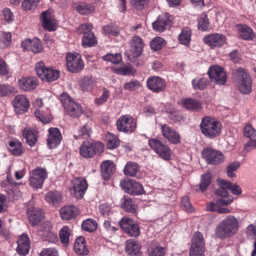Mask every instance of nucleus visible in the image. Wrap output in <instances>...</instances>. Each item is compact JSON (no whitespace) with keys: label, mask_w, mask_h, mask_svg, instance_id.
<instances>
[{"label":"nucleus","mask_w":256,"mask_h":256,"mask_svg":"<svg viewBox=\"0 0 256 256\" xmlns=\"http://www.w3.org/2000/svg\"><path fill=\"white\" fill-rule=\"evenodd\" d=\"M238 228V220L234 216L229 215L218 223L215 229V234L220 238L224 239L236 234Z\"/></svg>","instance_id":"nucleus-1"},{"label":"nucleus","mask_w":256,"mask_h":256,"mask_svg":"<svg viewBox=\"0 0 256 256\" xmlns=\"http://www.w3.org/2000/svg\"><path fill=\"white\" fill-rule=\"evenodd\" d=\"M200 126L202 133L209 138L212 139L218 137L221 133V122L212 116L203 117Z\"/></svg>","instance_id":"nucleus-2"},{"label":"nucleus","mask_w":256,"mask_h":256,"mask_svg":"<svg viewBox=\"0 0 256 256\" xmlns=\"http://www.w3.org/2000/svg\"><path fill=\"white\" fill-rule=\"evenodd\" d=\"M60 100L66 111L70 117L76 118L80 116L83 113L81 106L75 102L68 94L63 93L60 96Z\"/></svg>","instance_id":"nucleus-3"},{"label":"nucleus","mask_w":256,"mask_h":256,"mask_svg":"<svg viewBox=\"0 0 256 256\" xmlns=\"http://www.w3.org/2000/svg\"><path fill=\"white\" fill-rule=\"evenodd\" d=\"M104 150V146L100 142L94 141H84L80 148V154L86 158H92L97 154H100Z\"/></svg>","instance_id":"nucleus-4"},{"label":"nucleus","mask_w":256,"mask_h":256,"mask_svg":"<svg viewBox=\"0 0 256 256\" xmlns=\"http://www.w3.org/2000/svg\"><path fill=\"white\" fill-rule=\"evenodd\" d=\"M237 86L242 94H248L252 91V80L249 74L244 68H238L235 72Z\"/></svg>","instance_id":"nucleus-5"},{"label":"nucleus","mask_w":256,"mask_h":256,"mask_svg":"<svg viewBox=\"0 0 256 256\" xmlns=\"http://www.w3.org/2000/svg\"><path fill=\"white\" fill-rule=\"evenodd\" d=\"M202 158L211 165H218L224 160V156L220 152L210 148H204L202 152Z\"/></svg>","instance_id":"nucleus-6"},{"label":"nucleus","mask_w":256,"mask_h":256,"mask_svg":"<svg viewBox=\"0 0 256 256\" xmlns=\"http://www.w3.org/2000/svg\"><path fill=\"white\" fill-rule=\"evenodd\" d=\"M116 126L120 132L130 134L136 128V122L133 116L126 114L120 116L116 120Z\"/></svg>","instance_id":"nucleus-7"},{"label":"nucleus","mask_w":256,"mask_h":256,"mask_svg":"<svg viewBox=\"0 0 256 256\" xmlns=\"http://www.w3.org/2000/svg\"><path fill=\"white\" fill-rule=\"evenodd\" d=\"M40 20L43 28L46 30L52 32L57 28L58 22L52 10L49 8L43 11L40 16Z\"/></svg>","instance_id":"nucleus-8"},{"label":"nucleus","mask_w":256,"mask_h":256,"mask_svg":"<svg viewBox=\"0 0 256 256\" xmlns=\"http://www.w3.org/2000/svg\"><path fill=\"white\" fill-rule=\"evenodd\" d=\"M148 144L161 158L166 160L170 159L171 150L168 145L156 138H150Z\"/></svg>","instance_id":"nucleus-9"},{"label":"nucleus","mask_w":256,"mask_h":256,"mask_svg":"<svg viewBox=\"0 0 256 256\" xmlns=\"http://www.w3.org/2000/svg\"><path fill=\"white\" fill-rule=\"evenodd\" d=\"M204 242L202 234L196 232L194 234L190 250V256H204Z\"/></svg>","instance_id":"nucleus-10"},{"label":"nucleus","mask_w":256,"mask_h":256,"mask_svg":"<svg viewBox=\"0 0 256 256\" xmlns=\"http://www.w3.org/2000/svg\"><path fill=\"white\" fill-rule=\"evenodd\" d=\"M47 178L46 170L37 167L32 170L29 178L30 186L36 189L42 188L44 182Z\"/></svg>","instance_id":"nucleus-11"},{"label":"nucleus","mask_w":256,"mask_h":256,"mask_svg":"<svg viewBox=\"0 0 256 256\" xmlns=\"http://www.w3.org/2000/svg\"><path fill=\"white\" fill-rule=\"evenodd\" d=\"M120 228L132 237H138L140 234L138 224L132 218L124 217L118 222Z\"/></svg>","instance_id":"nucleus-12"},{"label":"nucleus","mask_w":256,"mask_h":256,"mask_svg":"<svg viewBox=\"0 0 256 256\" xmlns=\"http://www.w3.org/2000/svg\"><path fill=\"white\" fill-rule=\"evenodd\" d=\"M72 187L70 192L74 196L77 198L83 197L87 188L88 183L85 178H74L71 181Z\"/></svg>","instance_id":"nucleus-13"},{"label":"nucleus","mask_w":256,"mask_h":256,"mask_svg":"<svg viewBox=\"0 0 256 256\" xmlns=\"http://www.w3.org/2000/svg\"><path fill=\"white\" fill-rule=\"evenodd\" d=\"M120 186L126 192L131 195H141L144 192L142 186L132 179L122 180Z\"/></svg>","instance_id":"nucleus-14"},{"label":"nucleus","mask_w":256,"mask_h":256,"mask_svg":"<svg viewBox=\"0 0 256 256\" xmlns=\"http://www.w3.org/2000/svg\"><path fill=\"white\" fill-rule=\"evenodd\" d=\"M209 77L212 81L217 84H224L226 81V74L224 68L214 65L211 66L208 70Z\"/></svg>","instance_id":"nucleus-15"},{"label":"nucleus","mask_w":256,"mask_h":256,"mask_svg":"<svg viewBox=\"0 0 256 256\" xmlns=\"http://www.w3.org/2000/svg\"><path fill=\"white\" fill-rule=\"evenodd\" d=\"M67 68L70 72H78L84 68L83 62L80 54L68 53L66 57Z\"/></svg>","instance_id":"nucleus-16"},{"label":"nucleus","mask_w":256,"mask_h":256,"mask_svg":"<svg viewBox=\"0 0 256 256\" xmlns=\"http://www.w3.org/2000/svg\"><path fill=\"white\" fill-rule=\"evenodd\" d=\"M203 42L211 48H214L223 46L226 43V38L222 34L215 33L205 36Z\"/></svg>","instance_id":"nucleus-17"},{"label":"nucleus","mask_w":256,"mask_h":256,"mask_svg":"<svg viewBox=\"0 0 256 256\" xmlns=\"http://www.w3.org/2000/svg\"><path fill=\"white\" fill-rule=\"evenodd\" d=\"M148 88L155 93H159L164 90L166 88L165 80L157 76H151L146 80Z\"/></svg>","instance_id":"nucleus-18"},{"label":"nucleus","mask_w":256,"mask_h":256,"mask_svg":"<svg viewBox=\"0 0 256 256\" xmlns=\"http://www.w3.org/2000/svg\"><path fill=\"white\" fill-rule=\"evenodd\" d=\"M14 111L17 114H22L28 111L30 104L28 100L24 94L16 96L12 101Z\"/></svg>","instance_id":"nucleus-19"},{"label":"nucleus","mask_w":256,"mask_h":256,"mask_svg":"<svg viewBox=\"0 0 256 256\" xmlns=\"http://www.w3.org/2000/svg\"><path fill=\"white\" fill-rule=\"evenodd\" d=\"M162 136L170 142L178 144L180 142V136L178 132L166 124H160Z\"/></svg>","instance_id":"nucleus-20"},{"label":"nucleus","mask_w":256,"mask_h":256,"mask_svg":"<svg viewBox=\"0 0 256 256\" xmlns=\"http://www.w3.org/2000/svg\"><path fill=\"white\" fill-rule=\"evenodd\" d=\"M172 17L168 13L160 16L157 20L152 23V27L155 31L162 32L167 28L170 26Z\"/></svg>","instance_id":"nucleus-21"},{"label":"nucleus","mask_w":256,"mask_h":256,"mask_svg":"<svg viewBox=\"0 0 256 256\" xmlns=\"http://www.w3.org/2000/svg\"><path fill=\"white\" fill-rule=\"evenodd\" d=\"M21 46L24 50L31 51L35 54L40 52L43 50L41 42L37 38L32 40L26 39L22 42Z\"/></svg>","instance_id":"nucleus-22"},{"label":"nucleus","mask_w":256,"mask_h":256,"mask_svg":"<svg viewBox=\"0 0 256 256\" xmlns=\"http://www.w3.org/2000/svg\"><path fill=\"white\" fill-rule=\"evenodd\" d=\"M130 56L133 58H138L140 56L144 46L142 38L138 36H133L130 40Z\"/></svg>","instance_id":"nucleus-23"},{"label":"nucleus","mask_w":256,"mask_h":256,"mask_svg":"<svg viewBox=\"0 0 256 256\" xmlns=\"http://www.w3.org/2000/svg\"><path fill=\"white\" fill-rule=\"evenodd\" d=\"M48 146L50 148H55L61 142L62 136L58 128H52L48 129Z\"/></svg>","instance_id":"nucleus-24"},{"label":"nucleus","mask_w":256,"mask_h":256,"mask_svg":"<svg viewBox=\"0 0 256 256\" xmlns=\"http://www.w3.org/2000/svg\"><path fill=\"white\" fill-rule=\"evenodd\" d=\"M16 251L18 254L25 256L28 253L30 248V241L26 234H22L17 241Z\"/></svg>","instance_id":"nucleus-25"},{"label":"nucleus","mask_w":256,"mask_h":256,"mask_svg":"<svg viewBox=\"0 0 256 256\" xmlns=\"http://www.w3.org/2000/svg\"><path fill=\"white\" fill-rule=\"evenodd\" d=\"M78 214V208L72 205L64 206L60 210V215L63 220L75 218Z\"/></svg>","instance_id":"nucleus-26"},{"label":"nucleus","mask_w":256,"mask_h":256,"mask_svg":"<svg viewBox=\"0 0 256 256\" xmlns=\"http://www.w3.org/2000/svg\"><path fill=\"white\" fill-rule=\"evenodd\" d=\"M20 88L24 91H30L36 88L38 84L36 78H22L18 80Z\"/></svg>","instance_id":"nucleus-27"},{"label":"nucleus","mask_w":256,"mask_h":256,"mask_svg":"<svg viewBox=\"0 0 256 256\" xmlns=\"http://www.w3.org/2000/svg\"><path fill=\"white\" fill-rule=\"evenodd\" d=\"M116 170V166L110 160H106L101 164V172L105 180H108Z\"/></svg>","instance_id":"nucleus-28"},{"label":"nucleus","mask_w":256,"mask_h":256,"mask_svg":"<svg viewBox=\"0 0 256 256\" xmlns=\"http://www.w3.org/2000/svg\"><path fill=\"white\" fill-rule=\"evenodd\" d=\"M121 208L127 212L133 214H136L138 210L135 202L126 196H124L121 200Z\"/></svg>","instance_id":"nucleus-29"},{"label":"nucleus","mask_w":256,"mask_h":256,"mask_svg":"<svg viewBox=\"0 0 256 256\" xmlns=\"http://www.w3.org/2000/svg\"><path fill=\"white\" fill-rule=\"evenodd\" d=\"M28 212L29 221L33 226H36L44 218L42 210L38 208H33Z\"/></svg>","instance_id":"nucleus-30"},{"label":"nucleus","mask_w":256,"mask_h":256,"mask_svg":"<svg viewBox=\"0 0 256 256\" xmlns=\"http://www.w3.org/2000/svg\"><path fill=\"white\" fill-rule=\"evenodd\" d=\"M147 252L149 256H164L166 250L165 248L161 246L156 242L152 241L149 244Z\"/></svg>","instance_id":"nucleus-31"},{"label":"nucleus","mask_w":256,"mask_h":256,"mask_svg":"<svg viewBox=\"0 0 256 256\" xmlns=\"http://www.w3.org/2000/svg\"><path fill=\"white\" fill-rule=\"evenodd\" d=\"M140 245L134 240H128L126 242V251L130 256H140Z\"/></svg>","instance_id":"nucleus-32"},{"label":"nucleus","mask_w":256,"mask_h":256,"mask_svg":"<svg viewBox=\"0 0 256 256\" xmlns=\"http://www.w3.org/2000/svg\"><path fill=\"white\" fill-rule=\"evenodd\" d=\"M92 132L90 125L86 123L80 127L74 136L76 140H88L90 138Z\"/></svg>","instance_id":"nucleus-33"},{"label":"nucleus","mask_w":256,"mask_h":256,"mask_svg":"<svg viewBox=\"0 0 256 256\" xmlns=\"http://www.w3.org/2000/svg\"><path fill=\"white\" fill-rule=\"evenodd\" d=\"M240 36L244 40H252L254 36L252 30L245 24H237L236 26Z\"/></svg>","instance_id":"nucleus-34"},{"label":"nucleus","mask_w":256,"mask_h":256,"mask_svg":"<svg viewBox=\"0 0 256 256\" xmlns=\"http://www.w3.org/2000/svg\"><path fill=\"white\" fill-rule=\"evenodd\" d=\"M73 8L79 14L83 15H88L94 10V6L91 4L79 3L74 4Z\"/></svg>","instance_id":"nucleus-35"},{"label":"nucleus","mask_w":256,"mask_h":256,"mask_svg":"<svg viewBox=\"0 0 256 256\" xmlns=\"http://www.w3.org/2000/svg\"><path fill=\"white\" fill-rule=\"evenodd\" d=\"M23 136L27 144L31 147L34 146L38 140V134L35 130L26 128L23 130Z\"/></svg>","instance_id":"nucleus-36"},{"label":"nucleus","mask_w":256,"mask_h":256,"mask_svg":"<svg viewBox=\"0 0 256 256\" xmlns=\"http://www.w3.org/2000/svg\"><path fill=\"white\" fill-rule=\"evenodd\" d=\"M78 84L83 90L90 91L96 86V81L91 76H87L81 78Z\"/></svg>","instance_id":"nucleus-37"},{"label":"nucleus","mask_w":256,"mask_h":256,"mask_svg":"<svg viewBox=\"0 0 256 256\" xmlns=\"http://www.w3.org/2000/svg\"><path fill=\"white\" fill-rule=\"evenodd\" d=\"M182 104L184 108L190 110L198 112L202 108L198 101L190 98L182 100Z\"/></svg>","instance_id":"nucleus-38"},{"label":"nucleus","mask_w":256,"mask_h":256,"mask_svg":"<svg viewBox=\"0 0 256 256\" xmlns=\"http://www.w3.org/2000/svg\"><path fill=\"white\" fill-rule=\"evenodd\" d=\"M85 243L86 240L82 236L76 238L74 244V250L76 254L80 255H86L88 254Z\"/></svg>","instance_id":"nucleus-39"},{"label":"nucleus","mask_w":256,"mask_h":256,"mask_svg":"<svg viewBox=\"0 0 256 256\" xmlns=\"http://www.w3.org/2000/svg\"><path fill=\"white\" fill-rule=\"evenodd\" d=\"M21 142L18 140L12 141L9 144L8 150L12 154L20 156L23 152Z\"/></svg>","instance_id":"nucleus-40"},{"label":"nucleus","mask_w":256,"mask_h":256,"mask_svg":"<svg viewBox=\"0 0 256 256\" xmlns=\"http://www.w3.org/2000/svg\"><path fill=\"white\" fill-rule=\"evenodd\" d=\"M138 165L134 162H128L124 168V174L130 176H134L138 171Z\"/></svg>","instance_id":"nucleus-41"},{"label":"nucleus","mask_w":256,"mask_h":256,"mask_svg":"<svg viewBox=\"0 0 256 256\" xmlns=\"http://www.w3.org/2000/svg\"><path fill=\"white\" fill-rule=\"evenodd\" d=\"M50 67H46L42 61H40L36 64L35 70L38 76L42 80L47 74Z\"/></svg>","instance_id":"nucleus-42"},{"label":"nucleus","mask_w":256,"mask_h":256,"mask_svg":"<svg viewBox=\"0 0 256 256\" xmlns=\"http://www.w3.org/2000/svg\"><path fill=\"white\" fill-rule=\"evenodd\" d=\"M97 43L96 38L92 32H88L84 36L82 44L84 47L94 46Z\"/></svg>","instance_id":"nucleus-43"},{"label":"nucleus","mask_w":256,"mask_h":256,"mask_svg":"<svg viewBox=\"0 0 256 256\" xmlns=\"http://www.w3.org/2000/svg\"><path fill=\"white\" fill-rule=\"evenodd\" d=\"M98 224L92 218H88L84 220L82 224V228L86 232H92L97 228Z\"/></svg>","instance_id":"nucleus-44"},{"label":"nucleus","mask_w":256,"mask_h":256,"mask_svg":"<svg viewBox=\"0 0 256 256\" xmlns=\"http://www.w3.org/2000/svg\"><path fill=\"white\" fill-rule=\"evenodd\" d=\"M211 175L209 172H206L201 176L200 188L202 192H204L211 183Z\"/></svg>","instance_id":"nucleus-45"},{"label":"nucleus","mask_w":256,"mask_h":256,"mask_svg":"<svg viewBox=\"0 0 256 256\" xmlns=\"http://www.w3.org/2000/svg\"><path fill=\"white\" fill-rule=\"evenodd\" d=\"M104 32L112 36H117L120 34V28L114 24L110 23L102 27Z\"/></svg>","instance_id":"nucleus-46"},{"label":"nucleus","mask_w":256,"mask_h":256,"mask_svg":"<svg viewBox=\"0 0 256 256\" xmlns=\"http://www.w3.org/2000/svg\"><path fill=\"white\" fill-rule=\"evenodd\" d=\"M70 232V228L68 226H63L60 232V242L65 246H67L68 244Z\"/></svg>","instance_id":"nucleus-47"},{"label":"nucleus","mask_w":256,"mask_h":256,"mask_svg":"<svg viewBox=\"0 0 256 256\" xmlns=\"http://www.w3.org/2000/svg\"><path fill=\"white\" fill-rule=\"evenodd\" d=\"M61 196L58 191L49 192L46 195V200L49 203L55 204L60 200Z\"/></svg>","instance_id":"nucleus-48"},{"label":"nucleus","mask_w":256,"mask_h":256,"mask_svg":"<svg viewBox=\"0 0 256 256\" xmlns=\"http://www.w3.org/2000/svg\"><path fill=\"white\" fill-rule=\"evenodd\" d=\"M192 32L188 29H184L178 36V40L180 44L188 46L190 41Z\"/></svg>","instance_id":"nucleus-49"},{"label":"nucleus","mask_w":256,"mask_h":256,"mask_svg":"<svg viewBox=\"0 0 256 256\" xmlns=\"http://www.w3.org/2000/svg\"><path fill=\"white\" fill-rule=\"evenodd\" d=\"M240 166V163L238 161H234L228 164L226 167V173L228 178H232L236 177L235 172Z\"/></svg>","instance_id":"nucleus-50"},{"label":"nucleus","mask_w":256,"mask_h":256,"mask_svg":"<svg viewBox=\"0 0 256 256\" xmlns=\"http://www.w3.org/2000/svg\"><path fill=\"white\" fill-rule=\"evenodd\" d=\"M114 72L118 74L123 76L134 75L136 73V71L134 70L130 66H124L118 68H114Z\"/></svg>","instance_id":"nucleus-51"},{"label":"nucleus","mask_w":256,"mask_h":256,"mask_svg":"<svg viewBox=\"0 0 256 256\" xmlns=\"http://www.w3.org/2000/svg\"><path fill=\"white\" fill-rule=\"evenodd\" d=\"M198 28L203 31L206 30L208 28L209 22L207 15L203 13L198 19Z\"/></svg>","instance_id":"nucleus-52"},{"label":"nucleus","mask_w":256,"mask_h":256,"mask_svg":"<svg viewBox=\"0 0 256 256\" xmlns=\"http://www.w3.org/2000/svg\"><path fill=\"white\" fill-rule=\"evenodd\" d=\"M60 72L58 70L50 68L48 70H47V74L45 76L46 78H44L42 80L48 82H52L58 78L60 76Z\"/></svg>","instance_id":"nucleus-53"},{"label":"nucleus","mask_w":256,"mask_h":256,"mask_svg":"<svg viewBox=\"0 0 256 256\" xmlns=\"http://www.w3.org/2000/svg\"><path fill=\"white\" fill-rule=\"evenodd\" d=\"M107 139L106 146L108 149H114L120 145V140L114 134H109Z\"/></svg>","instance_id":"nucleus-54"},{"label":"nucleus","mask_w":256,"mask_h":256,"mask_svg":"<svg viewBox=\"0 0 256 256\" xmlns=\"http://www.w3.org/2000/svg\"><path fill=\"white\" fill-rule=\"evenodd\" d=\"M142 86L141 84L138 80H133L126 82L124 85V88L131 92L138 90Z\"/></svg>","instance_id":"nucleus-55"},{"label":"nucleus","mask_w":256,"mask_h":256,"mask_svg":"<svg viewBox=\"0 0 256 256\" xmlns=\"http://www.w3.org/2000/svg\"><path fill=\"white\" fill-rule=\"evenodd\" d=\"M164 44V39L160 37H156L153 38L150 42V48L155 51L160 50Z\"/></svg>","instance_id":"nucleus-56"},{"label":"nucleus","mask_w":256,"mask_h":256,"mask_svg":"<svg viewBox=\"0 0 256 256\" xmlns=\"http://www.w3.org/2000/svg\"><path fill=\"white\" fill-rule=\"evenodd\" d=\"M103 60L106 61L110 62L113 64H118L122 60V56L120 54H108L102 57Z\"/></svg>","instance_id":"nucleus-57"},{"label":"nucleus","mask_w":256,"mask_h":256,"mask_svg":"<svg viewBox=\"0 0 256 256\" xmlns=\"http://www.w3.org/2000/svg\"><path fill=\"white\" fill-rule=\"evenodd\" d=\"M244 135L248 138H256V130L250 124H248L244 127Z\"/></svg>","instance_id":"nucleus-58"},{"label":"nucleus","mask_w":256,"mask_h":256,"mask_svg":"<svg viewBox=\"0 0 256 256\" xmlns=\"http://www.w3.org/2000/svg\"><path fill=\"white\" fill-rule=\"evenodd\" d=\"M192 84L194 90H204L207 85V80L204 78L194 79Z\"/></svg>","instance_id":"nucleus-59"},{"label":"nucleus","mask_w":256,"mask_h":256,"mask_svg":"<svg viewBox=\"0 0 256 256\" xmlns=\"http://www.w3.org/2000/svg\"><path fill=\"white\" fill-rule=\"evenodd\" d=\"M36 116L42 123L47 124L51 121L52 118L46 115L44 111L40 110H36L34 112Z\"/></svg>","instance_id":"nucleus-60"},{"label":"nucleus","mask_w":256,"mask_h":256,"mask_svg":"<svg viewBox=\"0 0 256 256\" xmlns=\"http://www.w3.org/2000/svg\"><path fill=\"white\" fill-rule=\"evenodd\" d=\"M93 28L92 24L90 23L83 24L78 26L77 30L80 34H83L84 36L88 32H91Z\"/></svg>","instance_id":"nucleus-61"},{"label":"nucleus","mask_w":256,"mask_h":256,"mask_svg":"<svg viewBox=\"0 0 256 256\" xmlns=\"http://www.w3.org/2000/svg\"><path fill=\"white\" fill-rule=\"evenodd\" d=\"M40 0H24L22 4V6L24 10H30L36 8Z\"/></svg>","instance_id":"nucleus-62"},{"label":"nucleus","mask_w":256,"mask_h":256,"mask_svg":"<svg viewBox=\"0 0 256 256\" xmlns=\"http://www.w3.org/2000/svg\"><path fill=\"white\" fill-rule=\"evenodd\" d=\"M181 206L188 212H191L193 211V208L190 202V198L187 196H184L182 198Z\"/></svg>","instance_id":"nucleus-63"},{"label":"nucleus","mask_w":256,"mask_h":256,"mask_svg":"<svg viewBox=\"0 0 256 256\" xmlns=\"http://www.w3.org/2000/svg\"><path fill=\"white\" fill-rule=\"evenodd\" d=\"M40 256H58V250L52 248H44L40 253Z\"/></svg>","instance_id":"nucleus-64"}]
</instances>
